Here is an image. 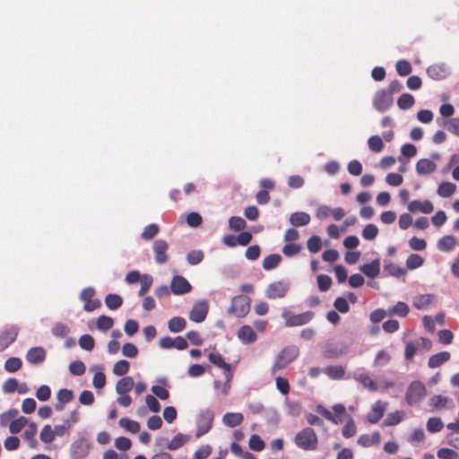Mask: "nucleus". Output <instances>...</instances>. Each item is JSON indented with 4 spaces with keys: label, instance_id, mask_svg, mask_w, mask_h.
Segmentation results:
<instances>
[{
    "label": "nucleus",
    "instance_id": "4be33fe9",
    "mask_svg": "<svg viewBox=\"0 0 459 459\" xmlns=\"http://www.w3.org/2000/svg\"><path fill=\"white\" fill-rule=\"evenodd\" d=\"M436 169V163L429 159H420L416 164V170L419 175H428Z\"/></svg>",
    "mask_w": 459,
    "mask_h": 459
},
{
    "label": "nucleus",
    "instance_id": "13d9d810",
    "mask_svg": "<svg viewBox=\"0 0 459 459\" xmlns=\"http://www.w3.org/2000/svg\"><path fill=\"white\" fill-rule=\"evenodd\" d=\"M38 427L36 423L29 424L28 428L25 429L23 433V437L27 441L31 443V446H34L36 444V440L34 439L37 434Z\"/></svg>",
    "mask_w": 459,
    "mask_h": 459
},
{
    "label": "nucleus",
    "instance_id": "7c9ffc66",
    "mask_svg": "<svg viewBox=\"0 0 459 459\" xmlns=\"http://www.w3.org/2000/svg\"><path fill=\"white\" fill-rule=\"evenodd\" d=\"M119 426L132 434L138 433L141 429L139 422L128 418H121L119 420Z\"/></svg>",
    "mask_w": 459,
    "mask_h": 459
},
{
    "label": "nucleus",
    "instance_id": "a19ab883",
    "mask_svg": "<svg viewBox=\"0 0 459 459\" xmlns=\"http://www.w3.org/2000/svg\"><path fill=\"white\" fill-rule=\"evenodd\" d=\"M28 424V420L25 417L21 416L13 420L9 425V431L12 434L19 433L26 425Z\"/></svg>",
    "mask_w": 459,
    "mask_h": 459
},
{
    "label": "nucleus",
    "instance_id": "a211bd4d",
    "mask_svg": "<svg viewBox=\"0 0 459 459\" xmlns=\"http://www.w3.org/2000/svg\"><path fill=\"white\" fill-rule=\"evenodd\" d=\"M353 378L370 392H376L378 388L377 384L368 373H355Z\"/></svg>",
    "mask_w": 459,
    "mask_h": 459
},
{
    "label": "nucleus",
    "instance_id": "052dcab7",
    "mask_svg": "<svg viewBox=\"0 0 459 459\" xmlns=\"http://www.w3.org/2000/svg\"><path fill=\"white\" fill-rule=\"evenodd\" d=\"M332 279L326 274L317 276V285L320 291H327L332 286Z\"/></svg>",
    "mask_w": 459,
    "mask_h": 459
},
{
    "label": "nucleus",
    "instance_id": "4d7b16f0",
    "mask_svg": "<svg viewBox=\"0 0 459 459\" xmlns=\"http://www.w3.org/2000/svg\"><path fill=\"white\" fill-rule=\"evenodd\" d=\"M378 233V229L375 224H368L362 230V237L367 240H373Z\"/></svg>",
    "mask_w": 459,
    "mask_h": 459
},
{
    "label": "nucleus",
    "instance_id": "20e7f679",
    "mask_svg": "<svg viewBox=\"0 0 459 459\" xmlns=\"http://www.w3.org/2000/svg\"><path fill=\"white\" fill-rule=\"evenodd\" d=\"M282 317L285 319V326L294 327L308 324L315 316L312 311H307L301 314L292 315L289 311L282 312Z\"/></svg>",
    "mask_w": 459,
    "mask_h": 459
},
{
    "label": "nucleus",
    "instance_id": "473e14b6",
    "mask_svg": "<svg viewBox=\"0 0 459 459\" xmlns=\"http://www.w3.org/2000/svg\"><path fill=\"white\" fill-rule=\"evenodd\" d=\"M325 373L332 379H342L345 374V368L341 366H328Z\"/></svg>",
    "mask_w": 459,
    "mask_h": 459
},
{
    "label": "nucleus",
    "instance_id": "c756f323",
    "mask_svg": "<svg viewBox=\"0 0 459 459\" xmlns=\"http://www.w3.org/2000/svg\"><path fill=\"white\" fill-rule=\"evenodd\" d=\"M281 262V256L278 254H272L264 257L263 261V268L265 271L275 269Z\"/></svg>",
    "mask_w": 459,
    "mask_h": 459
},
{
    "label": "nucleus",
    "instance_id": "4c0bfd02",
    "mask_svg": "<svg viewBox=\"0 0 459 459\" xmlns=\"http://www.w3.org/2000/svg\"><path fill=\"white\" fill-rule=\"evenodd\" d=\"M56 436V434L50 425L44 426L39 434L40 440L45 444L53 442Z\"/></svg>",
    "mask_w": 459,
    "mask_h": 459
},
{
    "label": "nucleus",
    "instance_id": "864d4df0",
    "mask_svg": "<svg viewBox=\"0 0 459 459\" xmlns=\"http://www.w3.org/2000/svg\"><path fill=\"white\" fill-rule=\"evenodd\" d=\"M423 262H424V260L420 255L411 254L408 256V258L406 260V266L411 270H414V269L421 266Z\"/></svg>",
    "mask_w": 459,
    "mask_h": 459
},
{
    "label": "nucleus",
    "instance_id": "de8ad7c7",
    "mask_svg": "<svg viewBox=\"0 0 459 459\" xmlns=\"http://www.w3.org/2000/svg\"><path fill=\"white\" fill-rule=\"evenodd\" d=\"M129 368H130L129 362L126 359H121V360H118L117 362H116V364L114 365L113 373L116 376H119V377L125 376L128 372Z\"/></svg>",
    "mask_w": 459,
    "mask_h": 459
},
{
    "label": "nucleus",
    "instance_id": "423d86ee",
    "mask_svg": "<svg viewBox=\"0 0 459 459\" xmlns=\"http://www.w3.org/2000/svg\"><path fill=\"white\" fill-rule=\"evenodd\" d=\"M91 444L86 438L74 441L70 447L73 459H84L90 453Z\"/></svg>",
    "mask_w": 459,
    "mask_h": 459
},
{
    "label": "nucleus",
    "instance_id": "b1692460",
    "mask_svg": "<svg viewBox=\"0 0 459 459\" xmlns=\"http://www.w3.org/2000/svg\"><path fill=\"white\" fill-rule=\"evenodd\" d=\"M134 386L132 377H124L120 378L116 385V391L118 394H126L129 393Z\"/></svg>",
    "mask_w": 459,
    "mask_h": 459
},
{
    "label": "nucleus",
    "instance_id": "e2e57ef3",
    "mask_svg": "<svg viewBox=\"0 0 459 459\" xmlns=\"http://www.w3.org/2000/svg\"><path fill=\"white\" fill-rule=\"evenodd\" d=\"M301 250V246L299 244L295 243H288L282 248V253L284 255L290 257L298 255Z\"/></svg>",
    "mask_w": 459,
    "mask_h": 459
},
{
    "label": "nucleus",
    "instance_id": "6e6d98bb",
    "mask_svg": "<svg viewBox=\"0 0 459 459\" xmlns=\"http://www.w3.org/2000/svg\"><path fill=\"white\" fill-rule=\"evenodd\" d=\"M251 450L260 452L264 448V442L258 435H252L248 442Z\"/></svg>",
    "mask_w": 459,
    "mask_h": 459
},
{
    "label": "nucleus",
    "instance_id": "69168bd1",
    "mask_svg": "<svg viewBox=\"0 0 459 459\" xmlns=\"http://www.w3.org/2000/svg\"><path fill=\"white\" fill-rule=\"evenodd\" d=\"M51 396V389L47 385H40L38 390L36 391V397L41 401L46 402L48 401Z\"/></svg>",
    "mask_w": 459,
    "mask_h": 459
},
{
    "label": "nucleus",
    "instance_id": "cd10ccee",
    "mask_svg": "<svg viewBox=\"0 0 459 459\" xmlns=\"http://www.w3.org/2000/svg\"><path fill=\"white\" fill-rule=\"evenodd\" d=\"M186 325V321L184 317L174 316L168 322V328L171 333L182 332Z\"/></svg>",
    "mask_w": 459,
    "mask_h": 459
},
{
    "label": "nucleus",
    "instance_id": "2eb2a0df",
    "mask_svg": "<svg viewBox=\"0 0 459 459\" xmlns=\"http://www.w3.org/2000/svg\"><path fill=\"white\" fill-rule=\"evenodd\" d=\"M207 313V303L205 301H200L194 305L192 310L189 313V318L193 322L201 323L205 319Z\"/></svg>",
    "mask_w": 459,
    "mask_h": 459
},
{
    "label": "nucleus",
    "instance_id": "f704fd0d",
    "mask_svg": "<svg viewBox=\"0 0 459 459\" xmlns=\"http://www.w3.org/2000/svg\"><path fill=\"white\" fill-rule=\"evenodd\" d=\"M404 417V413L402 411H395L394 412L388 413L385 419L384 426H394L400 423Z\"/></svg>",
    "mask_w": 459,
    "mask_h": 459
},
{
    "label": "nucleus",
    "instance_id": "f257e3e1",
    "mask_svg": "<svg viewBox=\"0 0 459 459\" xmlns=\"http://www.w3.org/2000/svg\"><path fill=\"white\" fill-rule=\"evenodd\" d=\"M294 443L302 450L313 451L317 448L318 438L312 428L306 427L296 434Z\"/></svg>",
    "mask_w": 459,
    "mask_h": 459
},
{
    "label": "nucleus",
    "instance_id": "412c9836",
    "mask_svg": "<svg viewBox=\"0 0 459 459\" xmlns=\"http://www.w3.org/2000/svg\"><path fill=\"white\" fill-rule=\"evenodd\" d=\"M310 215L305 212H296L290 215V222L294 227H303L310 222Z\"/></svg>",
    "mask_w": 459,
    "mask_h": 459
},
{
    "label": "nucleus",
    "instance_id": "2f4dec72",
    "mask_svg": "<svg viewBox=\"0 0 459 459\" xmlns=\"http://www.w3.org/2000/svg\"><path fill=\"white\" fill-rule=\"evenodd\" d=\"M212 424V417L204 418L201 420H199L197 423L195 437H201L202 436L206 434L211 429Z\"/></svg>",
    "mask_w": 459,
    "mask_h": 459
},
{
    "label": "nucleus",
    "instance_id": "8fccbe9b",
    "mask_svg": "<svg viewBox=\"0 0 459 459\" xmlns=\"http://www.w3.org/2000/svg\"><path fill=\"white\" fill-rule=\"evenodd\" d=\"M368 143L369 149L374 152H380L384 149V143L381 137L378 135L370 136L368 141Z\"/></svg>",
    "mask_w": 459,
    "mask_h": 459
},
{
    "label": "nucleus",
    "instance_id": "0eeeda50",
    "mask_svg": "<svg viewBox=\"0 0 459 459\" xmlns=\"http://www.w3.org/2000/svg\"><path fill=\"white\" fill-rule=\"evenodd\" d=\"M393 104V96L386 90L377 91L375 94L373 105L379 112L388 109Z\"/></svg>",
    "mask_w": 459,
    "mask_h": 459
},
{
    "label": "nucleus",
    "instance_id": "0e129e2a",
    "mask_svg": "<svg viewBox=\"0 0 459 459\" xmlns=\"http://www.w3.org/2000/svg\"><path fill=\"white\" fill-rule=\"evenodd\" d=\"M450 402L452 401L448 397L443 396L441 394L434 395L430 399V404L437 409L446 407Z\"/></svg>",
    "mask_w": 459,
    "mask_h": 459
},
{
    "label": "nucleus",
    "instance_id": "774afa93",
    "mask_svg": "<svg viewBox=\"0 0 459 459\" xmlns=\"http://www.w3.org/2000/svg\"><path fill=\"white\" fill-rule=\"evenodd\" d=\"M447 131L459 136V118H452L442 124Z\"/></svg>",
    "mask_w": 459,
    "mask_h": 459
},
{
    "label": "nucleus",
    "instance_id": "9b49d317",
    "mask_svg": "<svg viewBox=\"0 0 459 459\" xmlns=\"http://www.w3.org/2000/svg\"><path fill=\"white\" fill-rule=\"evenodd\" d=\"M289 290V284L282 281H274L268 285L266 297L271 299L285 297Z\"/></svg>",
    "mask_w": 459,
    "mask_h": 459
},
{
    "label": "nucleus",
    "instance_id": "39448f33",
    "mask_svg": "<svg viewBox=\"0 0 459 459\" xmlns=\"http://www.w3.org/2000/svg\"><path fill=\"white\" fill-rule=\"evenodd\" d=\"M426 395V387L420 381H413L407 389L406 401L410 405L420 403Z\"/></svg>",
    "mask_w": 459,
    "mask_h": 459
},
{
    "label": "nucleus",
    "instance_id": "6e6552de",
    "mask_svg": "<svg viewBox=\"0 0 459 459\" xmlns=\"http://www.w3.org/2000/svg\"><path fill=\"white\" fill-rule=\"evenodd\" d=\"M95 290L91 287L85 288L80 294V299L84 302L83 309L87 312H91L100 307L101 303L99 299H93Z\"/></svg>",
    "mask_w": 459,
    "mask_h": 459
},
{
    "label": "nucleus",
    "instance_id": "aec40b11",
    "mask_svg": "<svg viewBox=\"0 0 459 459\" xmlns=\"http://www.w3.org/2000/svg\"><path fill=\"white\" fill-rule=\"evenodd\" d=\"M238 339L244 343H252L255 342L257 336L250 325H243L238 331Z\"/></svg>",
    "mask_w": 459,
    "mask_h": 459
},
{
    "label": "nucleus",
    "instance_id": "6ab92c4d",
    "mask_svg": "<svg viewBox=\"0 0 459 459\" xmlns=\"http://www.w3.org/2000/svg\"><path fill=\"white\" fill-rule=\"evenodd\" d=\"M381 441V435L378 431H375L372 435L363 434L358 437V444L363 447H368L373 445H378Z\"/></svg>",
    "mask_w": 459,
    "mask_h": 459
},
{
    "label": "nucleus",
    "instance_id": "7ed1b4c3",
    "mask_svg": "<svg viewBox=\"0 0 459 459\" xmlns=\"http://www.w3.org/2000/svg\"><path fill=\"white\" fill-rule=\"evenodd\" d=\"M250 310V299L247 296L238 295L233 298L231 306L228 309L229 314L238 317L246 316Z\"/></svg>",
    "mask_w": 459,
    "mask_h": 459
},
{
    "label": "nucleus",
    "instance_id": "09e8293b",
    "mask_svg": "<svg viewBox=\"0 0 459 459\" xmlns=\"http://www.w3.org/2000/svg\"><path fill=\"white\" fill-rule=\"evenodd\" d=\"M396 72L401 76H406L412 71L411 65L407 60H399L395 65Z\"/></svg>",
    "mask_w": 459,
    "mask_h": 459
},
{
    "label": "nucleus",
    "instance_id": "ddd939ff",
    "mask_svg": "<svg viewBox=\"0 0 459 459\" xmlns=\"http://www.w3.org/2000/svg\"><path fill=\"white\" fill-rule=\"evenodd\" d=\"M191 289V284L185 277L181 275H176L172 278L170 282V290L175 295H183L188 293Z\"/></svg>",
    "mask_w": 459,
    "mask_h": 459
},
{
    "label": "nucleus",
    "instance_id": "58836bf2",
    "mask_svg": "<svg viewBox=\"0 0 459 459\" xmlns=\"http://www.w3.org/2000/svg\"><path fill=\"white\" fill-rule=\"evenodd\" d=\"M456 189V186L450 182H443L438 186L437 194L442 197L451 196Z\"/></svg>",
    "mask_w": 459,
    "mask_h": 459
},
{
    "label": "nucleus",
    "instance_id": "603ef678",
    "mask_svg": "<svg viewBox=\"0 0 459 459\" xmlns=\"http://www.w3.org/2000/svg\"><path fill=\"white\" fill-rule=\"evenodd\" d=\"M357 432V428L355 422L352 418H349L346 424L342 428V434L345 438H350L355 436Z\"/></svg>",
    "mask_w": 459,
    "mask_h": 459
},
{
    "label": "nucleus",
    "instance_id": "9d476101",
    "mask_svg": "<svg viewBox=\"0 0 459 459\" xmlns=\"http://www.w3.org/2000/svg\"><path fill=\"white\" fill-rule=\"evenodd\" d=\"M208 359L211 363L214 366L224 370L225 377L228 378V381H231L233 377V372L231 370V365L224 360V358L218 351L210 352L208 355Z\"/></svg>",
    "mask_w": 459,
    "mask_h": 459
},
{
    "label": "nucleus",
    "instance_id": "a18cd8bd",
    "mask_svg": "<svg viewBox=\"0 0 459 459\" xmlns=\"http://www.w3.org/2000/svg\"><path fill=\"white\" fill-rule=\"evenodd\" d=\"M247 226L246 221L238 216H232L229 220V227L235 231L243 230Z\"/></svg>",
    "mask_w": 459,
    "mask_h": 459
},
{
    "label": "nucleus",
    "instance_id": "49530a36",
    "mask_svg": "<svg viewBox=\"0 0 459 459\" xmlns=\"http://www.w3.org/2000/svg\"><path fill=\"white\" fill-rule=\"evenodd\" d=\"M410 309L406 303L399 301L397 302L391 309H389V314H394L399 316H406L409 313Z\"/></svg>",
    "mask_w": 459,
    "mask_h": 459
},
{
    "label": "nucleus",
    "instance_id": "c03bdc74",
    "mask_svg": "<svg viewBox=\"0 0 459 459\" xmlns=\"http://www.w3.org/2000/svg\"><path fill=\"white\" fill-rule=\"evenodd\" d=\"M444 424L437 417L429 418L427 421V429L430 433H437L442 430Z\"/></svg>",
    "mask_w": 459,
    "mask_h": 459
},
{
    "label": "nucleus",
    "instance_id": "37998d69",
    "mask_svg": "<svg viewBox=\"0 0 459 459\" xmlns=\"http://www.w3.org/2000/svg\"><path fill=\"white\" fill-rule=\"evenodd\" d=\"M159 226L155 223H152L143 229L141 237L144 240H151L159 233Z\"/></svg>",
    "mask_w": 459,
    "mask_h": 459
},
{
    "label": "nucleus",
    "instance_id": "ea45409f",
    "mask_svg": "<svg viewBox=\"0 0 459 459\" xmlns=\"http://www.w3.org/2000/svg\"><path fill=\"white\" fill-rule=\"evenodd\" d=\"M22 366V361L20 358L12 357L9 358L4 363V369L9 373H14L18 371Z\"/></svg>",
    "mask_w": 459,
    "mask_h": 459
},
{
    "label": "nucleus",
    "instance_id": "4468645a",
    "mask_svg": "<svg viewBox=\"0 0 459 459\" xmlns=\"http://www.w3.org/2000/svg\"><path fill=\"white\" fill-rule=\"evenodd\" d=\"M387 402L377 400L371 408V411L367 415V420L371 424L377 423L384 416L387 408Z\"/></svg>",
    "mask_w": 459,
    "mask_h": 459
},
{
    "label": "nucleus",
    "instance_id": "bf43d9fd",
    "mask_svg": "<svg viewBox=\"0 0 459 459\" xmlns=\"http://www.w3.org/2000/svg\"><path fill=\"white\" fill-rule=\"evenodd\" d=\"M113 325V318L108 316H100L97 320V327L102 331L109 330Z\"/></svg>",
    "mask_w": 459,
    "mask_h": 459
},
{
    "label": "nucleus",
    "instance_id": "c85d7f7f",
    "mask_svg": "<svg viewBox=\"0 0 459 459\" xmlns=\"http://www.w3.org/2000/svg\"><path fill=\"white\" fill-rule=\"evenodd\" d=\"M456 246V239L453 236H445L437 242V247L444 252L452 251Z\"/></svg>",
    "mask_w": 459,
    "mask_h": 459
},
{
    "label": "nucleus",
    "instance_id": "f8f14e48",
    "mask_svg": "<svg viewBox=\"0 0 459 459\" xmlns=\"http://www.w3.org/2000/svg\"><path fill=\"white\" fill-rule=\"evenodd\" d=\"M154 259L159 264H163L168 262L169 255L167 254L169 244L164 239H158L154 241L153 246Z\"/></svg>",
    "mask_w": 459,
    "mask_h": 459
},
{
    "label": "nucleus",
    "instance_id": "72a5a7b5",
    "mask_svg": "<svg viewBox=\"0 0 459 459\" xmlns=\"http://www.w3.org/2000/svg\"><path fill=\"white\" fill-rule=\"evenodd\" d=\"M105 304L109 309L115 310L122 306L123 299L118 294H108L105 298Z\"/></svg>",
    "mask_w": 459,
    "mask_h": 459
},
{
    "label": "nucleus",
    "instance_id": "393cba45",
    "mask_svg": "<svg viewBox=\"0 0 459 459\" xmlns=\"http://www.w3.org/2000/svg\"><path fill=\"white\" fill-rule=\"evenodd\" d=\"M360 271L369 278H376L380 272L379 260L376 259L371 263L363 264L360 266Z\"/></svg>",
    "mask_w": 459,
    "mask_h": 459
},
{
    "label": "nucleus",
    "instance_id": "3c124183",
    "mask_svg": "<svg viewBox=\"0 0 459 459\" xmlns=\"http://www.w3.org/2000/svg\"><path fill=\"white\" fill-rule=\"evenodd\" d=\"M79 345L82 349L91 351L94 349L95 341L90 334H83L79 339Z\"/></svg>",
    "mask_w": 459,
    "mask_h": 459
},
{
    "label": "nucleus",
    "instance_id": "1a4fd4ad",
    "mask_svg": "<svg viewBox=\"0 0 459 459\" xmlns=\"http://www.w3.org/2000/svg\"><path fill=\"white\" fill-rule=\"evenodd\" d=\"M18 333L19 328L16 325H9L0 333V352L16 340Z\"/></svg>",
    "mask_w": 459,
    "mask_h": 459
},
{
    "label": "nucleus",
    "instance_id": "bb28decb",
    "mask_svg": "<svg viewBox=\"0 0 459 459\" xmlns=\"http://www.w3.org/2000/svg\"><path fill=\"white\" fill-rule=\"evenodd\" d=\"M435 296L432 294L418 295L413 299V306L417 309H426L434 300Z\"/></svg>",
    "mask_w": 459,
    "mask_h": 459
},
{
    "label": "nucleus",
    "instance_id": "5fc2aeb1",
    "mask_svg": "<svg viewBox=\"0 0 459 459\" xmlns=\"http://www.w3.org/2000/svg\"><path fill=\"white\" fill-rule=\"evenodd\" d=\"M307 246L309 252L317 253L322 248L321 238L318 236H312L307 239Z\"/></svg>",
    "mask_w": 459,
    "mask_h": 459
},
{
    "label": "nucleus",
    "instance_id": "e433bc0d",
    "mask_svg": "<svg viewBox=\"0 0 459 459\" xmlns=\"http://www.w3.org/2000/svg\"><path fill=\"white\" fill-rule=\"evenodd\" d=\"M188 441V437L186 435L178 433L176 435L170 442L168 443L167 447L169 450H177L183 446Z\"/></svg>",
    "mask_w": 459,
    "mask_h": 459
},
{
    "label": "nucleus",
    "instance_id": "dca6fc26",
    "mask_svg": "<svg viewBox=\"0 0 459 459\" xmlns=\"http://www.w3.org/2000/svg\"><path fill=\"white\" fill-rule=\"evenodd\" d=\"M408 210L413 213L420 212L425 214H429L433 212L434 206H433L432 203L429 200H425V201L413 200L409 203Z\"/></svg>",
    "mask_w": 459,
    "mask_h": 459
},
{
    "label": "nucleus",
    "instance_id": "f03ea898",
    "mask_svg": "<svg viewBox=\"0 0 459 459\" xmlns=\"http://www.w3.org/2000/svg\"><path fill=\"white\" fill-rule=\"evenodd\" d=\"M299 354V349L295 345H290L283 348L275 357L273 365L272 367V374H275L279 370L287 368L292 361H294Z\"/></svg>",
    "mask_w": 459,
    "mask_h": 459
},
{
    "label": "nucleus",
    "instance_id": "a878e982",
    "mask_svg": "<svg viewBox=\"0 0 459 459\" xmlns=\"http://www.w3.org/2000/svg\"><path fill=\"white\" fill-rule=\"evenodd\" d=\"M243 415L240 412H227L223 415V423L230 428L239 426L243 421Z\"/></svg>",
    "mask_w": 459,
    "mask_h": 459
},
{
    "label": "nucleus",
    "instance_id": "5701e85b",
    "mask_svg": "<svg viewBox=\"0 0 459 459\" xmlns=\"http://www.w3.org/2000/svg\"><path fill=\"white\" fill-rule=\"evenodd\" d=\"M451 355L448 351H441L429 357L428 366L430 368H436L448 361Z\"/></svg>",
    "mask_w": 459,
    "mask_h": 459
},
{
    "label": "nucleus",
    "instance_id": "79ce46f5",
    "mask_svg": "<svg viewBox=\"0 0 459 459\" xmlns=\"http://www.w3.org/2000/svg\"><path fill=\"white\" fill-rule=\"evenodd\" d=\"M19 414V411L17 409H11L0 415V424L3 427L7 426L10 423L16 419V417Z\"/></svg>",
    "mask_w": 459,
    "mask_h": 459
},
{
    "label": "nucleus",
    "instance_id": "f3484780",
    "mask_svg": "<svg viewBox=\"0 0 459 459\" xmlns=\"http://www.w3.org/2000/svg\"><path fill=\"white\" fill-rule=\"evenodd\" d=\"M46 351L42 347L30 348L26 354L27 361L34 365L42 363L46 359Z\"/></svg>",
    "mask_w": 459,
    "mask_h": 459
},
{
    "label": "nucleus",
    "instance_id": "338daca9",
    "mask_svg": "<svg viewBox=\"0 0 459 459\" xmlns=\"http://www.w3.org/2000/svg\"><path fill=\"white\" fill-rule=\"evenodd\" d=\"M56 396L60 403H68L74 399V393L72 390L63 388L58 391Z\"/></svg>",
    "mask_w": 459,
    "mask_h": 459
},
{
    "label": "nucleus",
    "instance_id": "c9c22d12",
    "mask_svg": "<svg viewBox=\"0 0 459 459\" xmlns=\"http://www.w3.org/2000/svg\"><path fill=\"white\" fill-rule=\"evenodd\" d=\"M414 103L415 100L410 93H403L397 100V106L403 110L411 108Z\"/></svg>",
    "mask_w": 459,
    "mask_h": 459
},
{
    "label": "nucleus",
    "instance_id": "680f3d73",
    "mask_svg": "<svg viewBox=\"0 0 459 459\" xmlns=\"http://www.w3.org/2000/svg\"><path fill=\"white\" fill-rule=\"evenodd\" d=\"M437 455L439 459H458L459 454L451 448L443 447L437 450Z\"/></svg>",
    "mask_w": 459,
    "mask_h": 459
}]
</instances>
